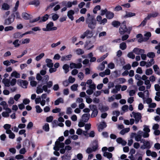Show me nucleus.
Returning <instances> with one entry per match:
<instances>
[{"label":"nucleus","mask_w":160,"mask_h":160,"mask_svg":"<svg viewBox=\"0 0 160 160\" xmlns=\"http://www.w3.org/2000/svg\"><path fill=\"white\" fill-rule=\"evenodd\" d=\"M143 130L144 132H150V129L149 128V126L146 125L143 126Z\"/></svg>","instance_id":"obj_51"},{"label":"nucleus","mask_w":160,"mask_h":160,"mask_svg":"<svg viewBox=\"0 0 160 160\" xmlns=\"http://www.w3.org/2000/svg\"><path fill=\"white\" fill-rule=\"evenodd\" d=\"M40 4L39 0H34L29 2V5H33L36 6H38Z\"/></svg>","instance_id":"obj_30"},{"label":"nucleus","mask_w":160,"mask_h":160,"mask_svg":"<svg viewBox=\"0 0 160 160\" xmlns=\"http://www.w3.org/2000/svg\"><path fill=\"white\" fill-rule=\"evenodd\" d=\"M64 103V100L63 98H59L56 100L54 102V105H58L60 103Z\"/></svg>","instance_id":"obj_25"},{"label":"nucleus","mask_w":160,"mask_h":160,"mask_svg":"<svg viewBox=\"0 0 160 160\" xmlns=\"http://www.w3.org/2000/svg\"><path fill=\"white\" fill-rule=\"evenodd\" d=\"M103 156L107 157L108 159H110L112 158V154L110 152H103Z\"/></svg>","instance_id":"obj_26"},{"label":"nucleus","mask_w":160,"mask_h":160,"mask_svg":"<svg viewBox=\"0 0 160 160\" xmlns=\"http://www.w3.org/2000/svg\"><path fill=\"white\" fill-rule=\"evenodd\" d=\"M49 76L48 75H46L44 76L43 77V79L42 80V82H43L44 81L45 82H46V83L48 82V81L49 79Z\"/></svg>","instance_id":"obj_53"},{"label":"nucleus","mask_w":160,"mask_h":160,"mask_svg":"<svg viewBox=\"0 0 160 160\" xmlns=\"http://www.w3.org/2000/svg\"><path fill=\"white\" fill-rule=\"evenodd\" d=\"M35 108L36 110V112L37 113H40L42 112L43 111L42 109L39 105H37L36 106Z\"/></svg>","instance_id":"obj_42"},{"label":"nucleus","mask_w":160,"mask_h":160,"mask_svg":"<svg viewBox=\"0 0 160 160\" xmlns=\"http://www.w3.org/2000/svg\"><path fill=\"white\" fill-rule=\"evenodd\" d=\"M153 70L151 68L147 69L145 71V74L147 75H152L153 73Z\"/></svg>","instance_id":"obj_43"},{"label":"nucleus","mask_w":160,"mask_h":160,"mask_svg":"<svg viewBox=\"0 0 160 160\" xmlns=\"http://www.w3.org/2000/svg\"><path fill=\"white\" fill-rule=\"evenodd\" d=\"M11 77H14L16 78H19L20 77V74L16 71H13L11 74Z\"/></svg>","instance_id":"obj_24"},{"label":"nucleus","mask_w":160,"mask_h":160,"mask_svg":"<svg viewBox=\"0 0 160 160\" xmlns=\"http://www.w3.org/2000/svg\"><path fill=\"white\" fill-rule=\"evenodd\" d=\"M63 6H65L67 8H71L72 5H76L78 4V1L77 0H74L72 2L68 1H64L62 2Z\"/></svg>","instance_id":"obj_5"},{"label":"nucleus","mask_w":160,"mask_h":160,"mask_svg":"<svg viewBox=\"0 0 160 160\" xmlns=\"http://www.w3.org/2000/svg\"><path fill=\"white\" fill-rule=\"evenodd\" d=\"M112 25L114 27L118 28L119 26H120V23L118 21H114L112 23Z\"/></svg>","instance_id":"obj_35"},{"label":"nucleus","mask_w":160,"mask_h":160,"mask_svg":"<svg viewBox=\"0 0 160 160\" xmlns=\"http://www.w3.org/2000/svg\"><path fill=\"white\" fill-rule=\"evenodd\" d=\"M94 45L91 41H87L85 44V47L87 50H89L93 47Z\"/></svg>","instance_id":"obj_16"},{"label":"nucleus","mask_w":160,"mask_h":160,"mask_svg":"<svg viewBox=\"0 0 160 160\" xmlns=\"http://www.w3.org/2000/svg\"><path fill=\"white\" fill-rule=\"evenodd\" d=\"M93 146L92 147V149L93 151H95L98 149V142L96 140H95L93 142Z\"/></svg>","instance_id":"obj_27"},{"label":"nucleus","mask_w":160,"mask_h":160,"mask_svg":"<svg viewBox=\"0 0 160 160\" xmlns=\"http://www.w3.org/2000/svg\"><path fill=\"white\" fill-rule=\"evenodd\" d=\"M86 23L88 25L89 28L91 29H94L96 26L97 22L93 15H91L89 13L87 15V18H86Z\"/></svg>","instance_id":"obj_2"},{"label":"nucleus","mask_w":160,"mask_h":160,"mask_svg":"<svg viewBox=\"0 0 160 160\" xmlns=\"http://www.w3.org/2000/svg\"><path fill=\"white\" fill-rule=\"evenodd\" d=\"M17 83L22 88H26L27 87L28 82L27 81L19 79Z\"/></svg>","instance_id":"obj_10"},{"label":"nucleus","mask_w":160,"mask_h":160,"mask_svg":"<svg viewBox=\"0 0 160 160\" xmlns=\"http://www.w3.org/2000/svg\"><path fill=\"white\" fill-rule=\"evenodd\" d=\"M144 84L146 85V88L147 89L150 88L151 85L149 80H145L144 81Z\"/></svg>","instance_id":"obj_36"},{"label":"nucleus","mask_w":160,"mask_h":160,"mask_svg":"<svg viewBox=\"0 0 160 160\" xmlns=\"http://www.w3.org/2000/svg\"><path fill=\"white\" fill-rule=\"evenodd\" d=\"M101 8L100 5H98L96 6L93 10V12L94 14H96L97 12L99 10H100Z\"/></svg>","instance_id":"obj_38"},{"label":"nucleus","mask_w":160,"mask_h":160,"mask_svg":"<svg viewBox=\"0 0 160 160\" xmlns=\"http://www.w3.org/2000/svg\"><path fill=\"white\" fill-rule=\"evenodd\" d=\"M19 40L16 39L13 42V44L15 47H18L20 46V44L18 43Z\"/></svg>","instance_id":"obj_63"},{"label":"nucleus","mask_w":160,"mask_h":160,"mask_svg":"<svg viewBox=\"0 0 160 160\" xmlns=\"http://www.w3.org/2000/svg\"><path fill=\"white\" fill-rule=\"evenodd\" d=\"M91 128V124L90 123L86 124L85 125V130L88 131Z\"/></svg>","instance_id":"obj_64"},{"label":"nucleus","mask_w":160,"mask_h":160,"mask_svg":"<svg viewBox=\"0 0 160 160\" xmlns=\"http://www.w3.org/2000/svg\"><path fill=\"white\" fill-rule=\"evenodd\" d=\"M116 141L118 143L121 144L123 146H125L127 143V142L123 140L121 138H117Z\"/></svg>","instance_id":"obj_21"},{"label":"nucleus","mask_w":160,"mask_h":160,"mask_svg":"<svg viewBox=\"0 0 160 160\" xmlns=\"http://www.w3.org/2000/svg\"><path fill=\"white\" fill-rule=\"evenodd\" d=\"M49 17V15L48 14H45L43 17L41 19V20L40 21L41 22H45L48 19Z\"/></svg>","instance_id":"obj_49"},{"label":"nucleus","mask_w":160,"mask_h":160,"mask_svg":"<svg viewBox=\"0 0 160 160\" xmlns=\"http://www.w3.org/2000/svg\"><path fill=\"white\" fill-rule=\"evenodd\" d=\"M154 59L153 58L151 59L149 62H147L146 67L147 68H149L151 67L154 64Z\"/></svg>","instance_id":"obj_31"},{"label":"nucleus","mask_w":160,"mask_h":160,"mask_svg":"<svg viewBox=\"0 0 160 160\" xmlns=\"http://www.w3.org/2000/svg\"><path fill=\"white\" fill-rule=\"evenodd\" d=\"M107 22V19L106 18H104L102 19L101 21L99 23V24L101 25H104Z\"/></svg>","instance_id":"obj_62"},{"label":"nucleus","mask_w":160,"mask_h":160,"mask_svg":"<svg viewBox=\"0 0 160 160\" xmlns=\"http://www.w3.org/2000/svg\"><path fill=\"white\" fill-rule=\"evenodd\" d=\"M126 80L124 78H120L116 79L114 80V82L117 84H122L125 82Z\"/></svg>","instance_id":"obj_14"},{"label":"nucleus","mask_w":160,"mask_h":160,"mask_svg":"<svg viewBox=\"0 0 160 160\" xmlns=\"http://www.w3.org/2000/svg\"><path fill=\"white\" fill-rule=\"evenodd\" d=\"M78 87V84H73L71 86V89L72 91H76L77 90Z\"/></svg>","instance_id":"obj_54"},{"label":"nucleus","mask_w":160,"mask_h":160,"mask_svg":"<svg viewBox=\"0 0 160 160\" xmlns=\"http://www.w3.org/2000/svg\"><path fill=\"white\" fill-rule=\"evenodd\" d=\"M106 127V124L104 122H102L98 126V131L100 132L102 131V130Z\"/></svg>","instance_id":"obj_15"},{"label":"nucleus","mask_w":160,"mask_h":160,"mask_svg":"<svg viewBox=\"0 0 160 160\" xmlns=\"http://www.w3.org/2000/svg\"><path fill=\"white\" fill-rule=\"evenodd\" d=\"M62 160H70V156L68 154L64 155L62 157Z\"/></svg>","instance_id":"obj_50"},{"label":"nucleus","mask_w":160,"mask_h":160,"mask_svg":"<svg viewBox=\"0 0 160 160\" xmlns=\"http://www.w3.org/2000/svg\"><path fill=\"white\" fill-rule=\"evenodd\" d=\"M15 19V15L14 13L11 14L4 21L3 24L4 25H8L12 23Z\"/></svg>","instance_id":"obj_4"},{"label":"nucleus","mask_w":160,"mask_h":160,"mask_svg":"<svg viewBox=\"0 0 160 160\" xmlns=\"http://www.w3.org/2000/svg\"><path fill=\"white\" fill-rule=\"evenodd\" d=\"M155 48L157 50V53L158 54H160V42L158 43V45L155 47Z\"/></svg>","instance_id":"obj_56"},{"label":"nucleus","mask_w":160,"mask_h":160,"mask_svg":"<svg viewBox=\"0 0 160 160\" xmlns=\"http://www.w3.org/2000/svg\"><path fill=\"white\" fill-rule=\"evenodd\" d=\"M114 13L110 11H108L106 13V17L108 19H112L114 17Z\"/></svg>","instance_id":"obj_17"},{"label":"nucleus","mask_w":160,"mask_h":160,"mask_svg":"<svg viewBox=\"0 0 160 160\" xmlns=\"http://www.w3.org/2000/svg\"><path fill=\"white\" fill-rule=\"evenodd\" d=\"M53 26V23L52 22H50L47 25L46 27L49 31H50L52 27Z\"/></svg>","instance_id":"obj_47"},{"label":"nucleus","mask_w":160,"mask_h":160,"mask_svg":"<svg viewBox=\"0 0 160 160\" xmlns=\"http://www.w3.org/2000/svg\"><path fill=\"white\" fill-rule=\"evenodd\" d=\"M136 14L135 13H132V12H126V14L125 16V18H128L129 17H132L135 16Z\"/></svg>","instance_id":"obj_33"},{"label":"nucleus","mask_w":160,"mask_h":160,"mask_svg":"<svg viewBox=\"0 0 160 160\" xmlns=\"http://www.w3.org/2000/svg\"><path fill=\"white\" fill-rule=\"evenodd\" d=\"M107 64V62L106 61H103L101 64L99 65V66H98V70H100L101 71H102L105 68V64Z\"/></svg>","instance_id":"obj_23"},{"label":"nucleus","mask_w":160,"mask_h":160,"mask_svg":"<svg viewBox=\"0 0 160 160\" xmlns=\"http://www.w3.org/2000/svg\"><path fill=\"white\" fill-rule=\"evenodd\" d=\"M89 89H88L86 91V93L88 95H91L93 93H94V91L96 90V85L94 83L88 86Z\"/></svg>","instance_id":"obj_9"},{"label":"nucleus","mask_w":160,"mask_h":160,"mask_svg":"<svg viewBox=\"0 0 160 160\" xmlns=\"http://www.w3.org/2000/svg\"><path fill=\"white\" fill-rule=\"evenodd\" d=\"M127 91L128 92L129 95L130 96H133L136 92V91L134 90H132L129 91H128V90H127Z\"/></svg>","instance_id":"obj_52"},{"label":"nucleus","mask_w":160,"mask_h":160,"mask_svg":"<svg viewBox=\"0 0 160 160\" xmlns=\"http://www.w3.org/2000/svg\"><path fill=\"white\" fill-rule=\"evenodd\" d=\"M147 148V150L146 151V154L148 156H151L153 158H155L157 156V154L156 152H151L149 150L151 148L152 145L150 144L149 141H146L143 143Z\"/></svg>","instance_id":"obj_3"},{"label":"nucleus","mask_w":160,"mask_h":160,"mask_svg":"<svg viewBox=\"0 0 160 160\" xmlns=\"http://www.w3.org/2000/svg\"><path fill=\"white\" fill-rule=\"evenodd\" d=\"M158 13L157 12H153L149 14L147 16L148 17L147 18L149 19L151 17L155 18L158 16Z\"/></svg>","instance_id":"obj_28"},{"label":"nucleus","mask_w":160,"mask_h":160,"mask_svg":"<svg viewBox=\"0 0 160 160\" xmlns=\"http://www.w3.org/2000/svg\"><path fill=\"white\" fill-rule=\"evenodd\" d=\"M13 29V28L12 26H7L4 28L5 31L7 32L9 31H11Z\"/></svg>","instance_id":"obj_58"},{"label":"nucleus","mask_w":160,"mask_h":160,"mask_svg":"<svg viewBox=\"0 0 160 160\" xmlns=\"http://www.w3.org/2000/svg\"><path fill=\"white\" fill-rule=\"evenodd\" d=\"M131 117H133L135 118V123H138L139 121L141 120L142 115L139 112H133L132 114H130Z\"/></svg>","instance_id":"obj_6"},{"label":"nucleus","mask_w":160,"mask_h":160,"mask_svg":"<svg viewBox=\"0 0 160 160\" xmlns=\"http://www.w3.org/2000/svg\"><path fill=\"white\" fill-rule=\"evenodd\" d=\"M19 2L18 1H17V2H16V3L15 5V6L14 7V8L13 9V12H15L17 10L18 6H19Z\"/></svg>","instance_id":"obj_57"},{"label":"nucleus","mask_w":160,"mask_h":160,"mask_svg":"<svg viewBox=\"0 0 160 160\" xmlns=\"http://www.w3.org/2000/svg\"><path fill=\"white\" fill-rule=\"evenodd\" d=\"M59 17V16L58 15L56 14H53L52 16V20L55 21L57 20Z\"/></svg>","instance_id":"obj_55"},{"label":"nucleus","mask_w":160,"mask_h":160,"mask_svg":"<svg viewBox=\"0 0 160 160\" xmlns=\"http://www.w3.org/2000/svg\"><path fill=\"white\" fill-rule=\"evenodd\" d=\"M142 136H140L139 135L136 134V136L135 137V140L137 142H139L141 141L142 139Z\"/></svg>","instance_id":"obj_59"},{"label":"nucleus","mask_w":160,"mask_h":160,"mask_svg":"<svg viewBox=\"0 0 160 160\" xmlns=\"http://www.w3.org/2000/svg\"><path fill=\"white\" fill-rule=\"evenodd\" d=\"M133 53V51L129 52L127 55L128 57L132 59H134L135 58V55Z\"/></svg>","instance_id":"obj_48"},{"label":"nucleus","mask_w":160,"mask_h":160,"mask_svg":"<svg viewBox=\"0 0 160 160\" xmlns=\"http://www.w3.org/2000/svg\"><path fill=\"white\" fill-rule=\"evenodd\" d=\"M127 46L126 43L123 42L120 44L119 48L122 50H124L127 48Z\"/></svg>","instance_id":"obj_40"},{"label":"nucleus","mask_w":160,"mask_h":160,"mask_svg":"<svg viewBox=\"0 0 160 160\" xmlns=\"http://www.w3.org/2000/svg\"><path fill=\"white\" fill-rule=\"evenodd\" d=\"M109 108L108 106H102L100 110L102 112H106L108 111Z\"/></svg>","instance_id":"obj_60"},{"label":"nucleus","mask_w":160,"mask_h":160,"mask_svg":"<svg viewBox=\"0 0 160 160\" xmlns=\"http://www.w3.org/2000/svg\"><path fill=\"white\" fill-rule=\"evenodd\" d=\"M2 82L6 87H9L10 86V79L4 78L2 80Z\"/></svg>","instance_id":"obj_22"},{"label":"nucleus","mask_w":160,"mask_h":160,"mask_svg":"<svg viewBox=\"0 0 160 160\" xmlns=\"http://www.w3.org/2000/svg\"><path fill=\"white\" fill-rule=\"evenodd\" d=\"M23 36V34H21L20 32H17L13 35V37L15 38H21Z\"/></svg>","instance_id":"obj_29"},{"label":"nucleus","mask_w":160,"mask_h":160,"mask_svg":"<svg viewBox=\"0 0 160 160\" xmlns=\"http://www.w3.org/2000/svg\"><path fill=\"white\" fill-rule=\"evenodd\" d=\"M53 86V82L52 81H49L46 85L43 86L42 85H38L37 87L36 92L38 94L42 93L43 91L47 93H49L51 91L49 89Z\"/></svg>","instance_id":"obj_1"},{"label":"nucleus","mask_w":160,"mask_h":160,"mask_svg":"<svg viewBox=\"0 0 160 160\" xmlns=\"http://www.w3.org/2000/svg\"><path fill=\"white\" fill-rule=\"evenodd\" d=\"M46 62L47 63V66L49 68H52L53 65V64L52 62V61L51 59L47 58L46 59Z\"/></svg>","instance_id":"obj_20"},{"label":"nucleus","mask_w":160,"mask_h":160,"mask_svg":"<svg viewBox=\"0 0 160 160\" xmlns=\"http://www.w3.org/2000/svg\"><path fill=\"white\" fill-rule=\"evenodd\" d=\"M147 56L149 58H153L155 56V54L154 52H148L147 55Z\"/></svg>","instance_id":"obj_46"},{"label":"nucleus","mask_w":160,"mask_h":160,"mask_svg":"<svg viewBox=\"0 0 160 160\" xmlns=\"http://www.w3.org/2000/svg\"><path fill=\"white\" fill-rule=\"evenodd\" d=\"M89 107L92 111L91 115V117L94 118L96 117L98 113V110L97 106L94 105H90Z\"/></svg>","instance_id":"obj_8"},{"label":"nucleus","mask_w":160,"mask_h":160,"mask_svg":"<svg viewBox=\"0 0 160 160\" xmlns=\"http://www.w3.org/2000/svg\"><path fill=\"white\" fill-rule=\"evenodd\" d=\"M128 31V28L126 26V22L123 21L121 24L119 29V33L121 35H123L127 32Z\"/></svg>","instance_id":"obj_7"},{"label":"nucleus","mask_w":160,"mask_h":160,"mask_svg":"<svg viewBox=\"0 0 160 160\" xmlns=\"http://www.w3.org/2000/svg\"><path fill=\"white\" fill-rule=\"evenodd\" d=\"M10 6L9 4L6 3H3L1 6V9L3 10L7 11L9 10Z\"/></svg>","instance_id":"obj_19"},{"label":"nucleus","mask_w":160,"mask_h":160,"mask_svg":"<svg viewBox=\"0 0 160 160\" xmlns=\"http://www.w3.org/2000/svg\"><path fill=\"white\" fill-rule=\"evenodd\" d=\"M147 18L148 17H147L145 18L144 20L138 27H140L144 26L146 24L147 20H149V18Z\"/></svg>","instance_id":"obj_34"},{"label":"nucleus","mask_w":160,"mask_h":160,"mask_svg":"<svg viewBox=\"0 0 160 160\" xmlns=\"http://www.w3.org/2000/svg\"><path fill=\"white\" fill-rule=\"evenodd\" d=\"M74 14V11L72 9L70 10L68 12L67 16L71 21H73L74 19L73 15Z\"/></svg>","instance_id":"obj_12"},{"label":"nucleus","mask_w":160,"mask_h":160,"mask_svg":"<svg viewBox=\"0 0 160 160\" xmlns=\"http://www.w3.org/2000/svg\"><path fill=\"white\" fill-rule=\"evenodd\" d=\"M90 114L89 113H85L82 115V120L83 122H87L90 118Z\"/></svg>","instance_id":"obj_13"},{"label":"nucleus","mask_w":160,"mask_h":160,"mask_svg":"<svg viewBox=\"0 0 160 160\" xmlns=\"http://www.w3.org/2000/svg\"><path fill=\"white\" fill-rule=\"evenodd\" d=\"M22 18L25 20L29 19L31 18L30 15L27 13H23L22 14Z\"/></svg>","instance_id":"obj_37"},{"label":"nucleus","mask_w":160,"mask_h":160,"mask_svg":"<svg viewBox=\"0 0 160 160\" xmlns=\"http://www.w3.org/2000/svg\"><path fill=\"white\" fill-rule=\"evenodd\" d=\"M78 76L79 78L81 80L83 79L84 77V75L82 72H79L78 73Z\"/></svg>","instance_id":"obj_61"},{"label":"nucleus","mask_w":160,"mask_h":160,"mask_svg":"<svg viewBox=\"0 0 160 160\" xmlns=\"http://www.w3.org/2000/svg\"><path fill=\"white\" fill-rule=\"evenodd\" d=\"M77 54L78 55H81L84 53V51L81 49H78L76 50Z\"/></svg>","instance_id":"obj_44"},{"label":"nucleus","mask_w":160,"mask_h":160,"mask_svg":"<svg viewBox=\"0 0 160 160\" xmlns=\"http://www.w3.org/2000/svg\"><path fill=\"white\" fill-rule=\"evenodd\" d=\"M133 52L137 55H141L142 54L144 53L145 51L144 49L139 48H135L132 50Z\"/></svg>","instance_id":"obj_11"},{"label":"nucleus","mask_w":160,"mask_h":160,"mask_svg":"<svg viewBox=\"0 0 160 160\" xmlns=\"http://www.w3.org/2000/svg\"><path fill=\"white\" fill-rule=\"evenodd\" d=\"M130 131L129 128H126L122 129L120 132V133L122 135H124L125 133H127Z\"/></svg>","instance_id":"obj_39"},{"label":"nucleus","mask_w":160,"mask_h":160,"mask_svg":"<svg viewBox=\"0 0 160 160\" xmlns=\"http://www.w3.org/2000/svg\"><path fill=\"white\" fill-rule=\"evenodd\" d=\"M72 57V54H69L66 56H63L62 57L61 60L62 61H69L71 60V59Z\"/></svg>","instance_id":"obj_18"},{"label":"nucleus","mask_w":160,"mask_h":160,"mask_svg":"<svg viewBox=\"0 0 160 160\" xmlns=\"http://www.w3.org/2000/svg\"><path fill=\"white\" fill-rule=\"evenodd\" d=\"M69 66L67 64H65L62 67V68L64 70V72L65 73H67L69 71Z\"/></svg>","instance_id":"obj_32"},{"label":"nucleus","mask_w":160,"mask_h":160,"mask_svg":"<svg viewBox=\"0 0 160 160\" xmlns=\"http://www.w3.org/2000/svg\"><path fill=\"white\" fill-rule=\"evenodd\" d=\"M42 129L46 132H48L49 130V124L48 123H46L43 126Z\"/></svg>","instance_id":"obj_41"},{"label":"nucleus","mask_w":160,"mask_h":160,"mask_svg":"<svg viewBox=\"0 0 160 160\" xmlns=\"http://www.w3.org/2000/svg\"><path fill=\"white\" fill-rule=\"evenodd\" d=\"M44 54L43 53H41L39 55L37 56L35 58V60L38 61L42 58L44 56Z\"/></svg>","instance_id":"obj_45"}]
</instances>
